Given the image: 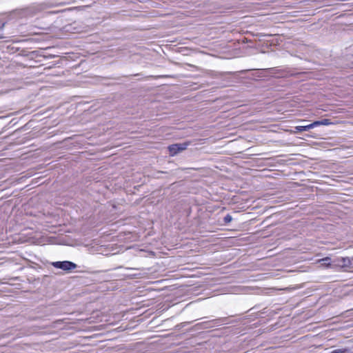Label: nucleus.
<instances>
[{"mask_svg": "<svg viewBox=\"0 0 353 353\" xmlns=\"http://www.w3.org/2000/svg\"><path fill=\"white\" fill-rule=\"evenodd\" d=\"M188 145V143L173 144L168 147V150L170 151V155L174 156L178 153L185 150Z\"/></svg>", "mask_w": 353, "mask_h": 353, "instance_id": "1", "label": "nucleus"}, {"mask_svg": "<svg viewBox=\"0 0 353 353\" xmlns=\"http://www.w3.org/2000/svg\"><path fill=\"white\" fill-rule=\"evenodd\" d=\"M324 262L323 265L328 267L330 263V258L329 257H325L324 259H322L321 260L319 261V262Z\"/></svg>", "mask_w": 353, "mask_h": 353, "instance_id": "5", "label": "nucleus"}, {"mask_svg": "<svg viewBox=\"0 0 353 353\" xmlns=\"http://www.w3.org/2000/svg\"><path fill=\"white\" fill-rule=\"evenodd\" d=\"M224 220H225V222L226 223H230L232 220V218L230 215L228 214L225 218H224Z\"/></svg>", "mask_w": 353, "mask_h": 353, "instance_id": "9", "label": "nucleus"}, {"mask_svg": "<svg viewBox=\"0 0 353 353\" xmlns=\"http://www.w3.org/2000/svg\"><path fill=\"white\" fill-rule=\"evenodd\" d=\"M343 265H347L349 263H350V259L349 258H343Z\"/></svg>", "mask_w": 353, "mask_h": 353, "instance_id": "8", "label": "nucleus"}, {"mask_svg": "<svg viewBox=\"0 0 353 353\" xmlns=\"http://www.w3.org/2000/svg\"><path fill=\"white\" fill-rule=\"evenodd\" d=\"M319 125H321V121H314L312 123L309 124L310 129H312V128L319 126Z\"/></svg>", "mask_w": 353, "mask_h": 353, "instance_id": "6", "label": "nucleus"}, {"mask_svg": "<svg viewBox=\"0 0 353 353\" xmlns=\"http://www.w3.org/2000/svg\"><path fill=\"white\" fill-rule=\"evenodd\" d=\"M295 130H296V131L294 132L297 133V132H299L307 131V130H309L310 129L309 125H307L296 126V127H295Z\"/></svg>", "mask_w": 353, "mask_h": 353, "instance_id": "3", "label": "nucleus"}, {"mask_svg": "<svg viewBox=\"0 0 353 353\" xmlns=\"http://www.w3.org/2000/svg\"><path fill=\"white\" fill-rule=\"evenodd\" d=\"M321 125H329L332 123L330 122V121L329 119H323L322 121H321Z\"/></svg>", "mask_w": 353, "mask_h": 353, "instance_id": "7", "label": "nucleus"}, {"mask_svg": "<svg viewBox=\"0 0 353 353\" xmlns=\"http://www.w3.org/2000/svg\"><path fill=\"white\" fill-rule=\"evenodd\" d=\"M330 353H352V352L348 348H339L332 350Z\"/></svg>", "mask_w": 353, "mask_h": 353, "instance_id": "4", "label": "nucleus"}, {"mask_svg": "<svg viewBox=\"0 0 353 353\" xmlns=\"http://www.w3.org/2000/svg\"><path fill=\"white\" fill-rule=\"evenodd\" d=\"M52 265L57 268L63 270H71L77 267V265L70 261H57L54 262Z\"/></svg>", "mask_w": 353, "mask_h": 353, "instance_id": "2", "label": "nucleus"}]
</instances>
